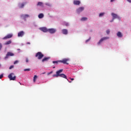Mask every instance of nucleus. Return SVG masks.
<instances>
[{
    "label": "nucleus",
    "instance_id": "nucleus-1",
    "mask_svg": "<svg viewBox=\"0 0 131 131\" xmlns=\"http://www.w3.org/2000/svg\"><path fill=\"white\" fill-rule=\"evenodd\" d=\"M63 72V69L59 70L57 71H56V74L53 75V77H62V78H65L66 79H67L68 80V79H67V76H66L64 74H60V73H62Z\"/></svg>",
    "mask_w": 131,
    "mask_h": 131
},
{
    "label": "nucleus",
    "instance_id": "nucleus-2",
    "mask_svg": "<svg viewBox=\"0 0 131 131\" xmlns=\"http://www.w3.org/2000/svg\"><path fill=\"white\" fill-rule=\"evenodd\" d=\"M43 54L40 52H37L35 55L36 58H37L38 60L42 59V58H43Z\"/></svg>",
    "mask_w": 131,
    "mask_h": 131
},
{
    "label": "nucleus",
    "instance_id": "nucleus-3",
    "mask_svg": "<svg viewBox=\"0 0 131 131\" xmlns=\"http://www.w3.org/2000/svg\"><path fill=\"white\" fill-rule=\"evenodd\" d=\"M8 78L10 80H16V76H15V74L11 73L8 75Z\"/></svg>",
    "mask_w": 131,
    "mask_h": 131
},
{
    "label": "nucleus",
    "instance_id": "nucleus-4",
    "mask_svg": "<svg viewBox=\"0 0 131 131\" xmlns=\"http://www.w3.org/2000/svg\"><path fill=\"white\" fill-rule=\"evenodd\" d=\"M69 61H70V59L64 58L61 60H59V62L60 63H63V64H67V65H68V64H69V63H68Z\"/></svg>",
    "mask_w": 131,
    "mask_h": 131
},
{
    "label": "nucleus",
    "instance_id": "nucleus-5",
    "mask_svg": "<svg viewBox=\"0 0 131 131\" xmlns=\"http://www.w3.org/2000/svg\"><path fill=\"white\" fill-rule=\"evenodd\" d=\"M14 53L12 52H8L7 54H6V57H5V60H7V59H8L9 57H12L14 56Z\"/></svg>",
    "mask_w": 131,
    "mask_h": 131
},
{
    "label": "nucleus",
    "instance_id": "nucleus-6",
    "mask_svg": "<svg viewBox=\"0 0 131 131\" xmlns=\"http://www.w3.org/2000/svg\"><path fill=\"white\" fill-rule=\"evenodd\" d=\"M56 31H57V30H56L55 29L51 28L48 29V32H49V33H51V34L56 33Z\"/></svg>",
    "mask_w": 131,
    "mask_h": 131
},
{
    "label": "nucleus",
    "instance_id": "nucleus-7",
    "mask_svg": "<svg viewBox=\"0 0 131 131\" xmlns=\"http://www.w3.org/2000/svg\"><path fill=\"white\" fill-rule=\"evenodd\" d=\"M13 37V34H9L3 38V39H8L9 38H12Z\"/></svg>",
    "mask_w": 131,
    "mask_h": 131
},
{
    "label": "nucleus",
    "instance_id": "nucleus-8",
    "mask_svg": "<svg viewBox=\"0 0 131 131\" xmlns=\"http://www.w3.org/2000/svg\"><path fill=\"white\" fill-rule=\"evenodd\" d=\"M106 39H109V37H104L102 38L98 42V45H100V43H101L102 41H103V40H106Z\"/></svg>",
    "mask_w": 131,
    "mask_h": 131
},
{
    "label": "nucleus",
    "instance_id": "nucleus-9",
    "mask_svg": "<svg viewBox=\"0 0 131 131\" xmlns=\"http://www.w3.org/2000/svg\"><path fill=\"white\" fill-rule=\"evenodd\" d=\"M83 10H84V8L80 7L77 9V13L78 14H79V13H81V12H82V11H83Z\"/></svg>",
    "mask_w": 131,
    "mask_h": 131
},
{
    "label": "nucleus",
    "instance_id": "nucleus-10",
    "mask_svg": "<svg viewBox=\"0 0 131 131\" xmlns=\"http://www.w3.org/2000/svg\"><path fill=\"white\" fill-rule=\"evenodd\" d=\"M40 30L43 31V32H48L49 29H47L46 27H42L40 28Z\"/></svg>",
    "mask_w": 131,
    "mask_h": 131
},
{
    "label": "nucleus",
    "instance_id": "nucleus-11",
    "mask_svg": "<svg viewBox=\"0 0 131 131\" xmlns=\"http://www.w3.org/2000/svg\"><path fill=\"white\" fill-rule=\"evenodd\" d=\"M21 18H23L24 20H26V18H28L29 17V15L28 14H21L20 15Z\"/></svg>",
    "mask_w": 131,
    "mask_h": 131
},
{
    "label": "nucleus",
    "instance_id": "nucleus-12",
    "mask_svg": "<svg viewBox=\"0 0 131 131\" xmlns=\"http://www.w3.org/2000/svg\"><path fill=\"white\" fill-rule=\"evenodd\" d=\"M18 37H22V36H23V35H24V32L23 31H21L19 32L18 33Z\"/></svg>",
    "mask_w": 131,
    "mask_h": 131
},
{
    "label": "nucleus",
    "instance_id": "nucleus-13",
    "mask_svg": "<svg viewBox=\"0 0 131 131\" xmlns=\"http://www.w3.org/2000/svg\"><path fill=\"white\" fill-rule=\"evenodd\" d=\"M112 16H113V19H116L117 18H119V17L118 16V15H117V14L113 13H112Z\"/></svg>",
    "mask_w": 131,
    "mask_h": 131
},
{
    "label": "nucleus",
    "instance_id": "nucleus-14",
    "mask_svg": "<svg viewBox=\"0 0 131 131\" xmlns=\"http://www.w3.org/2000/svg\"><path fill=\"white\" fill-rule=\"evenodd\" d=\"M62 32L63 33V34H64L66 35L68 34V30H67V29H62Z\"/></svg>",
    "mask_w": 131,
    "mask_h": 131
},
{
    "label": "nucleus",
    "instance_id": "nucleus-15",
    "mask_svg": "<svg viewBox=\"0 0 131 131\" xmlns=\"http://www.w3.org/2000/svg\"><path fill=\"white\" fill-rule=\"evenodd\" d=\"M51 58L50 57H45L43 58L42 59V62H46L47 61H49V60H50Z\"/></svg>",
    "mask_w": 131,
    "mask_h": 131
},
{
    "label": "nucleus",
    "instance_id": "nucleus-16",
    "mask_svg": "<svg viewBox=\"0 0 131 131\" xmlns=\"http://www.w3.org/2000/svg\"><path fill=\"white\" fill-rule=\"evenodd\" d=\"M80 4V1H74V5H78Z\"/></svg>",
    "mask_w": 131,
    "mask_h": 131
},
{
    "label": "nucleus",
    "instance_id": "nucleus-17",
    "mask_svg": "<svg viewBox=\"0 0 131 131\" xmlns=\"http://www.w3.org/2000/svg\"><path fill=\"white\" fill-rule=\"evenodd\" d=\"M11 43H12V41L11 40L7 41V42H6L4 45L5 46H8V45H11Z\"/></svg>",
    "mask_w": 131,
    "mask_h": 131
},
{
    "label": "nucleus",
    "instance_id": "nucleus-18",
    "mask_svg": "<svg viewBox=\"0 0 131 131\" xmlns=\"http://www.w3.org/2000/svg\"><path fill=\"white\" fill-rule=\"evenodd\" d=\"M117 36L118 37H122V34H121V32H118L117 34Z\"/></svg>",
    "mask_w": 131,
    "mask_h": 131
},
{
    "label": "nucleus",
    "instance_id": "nucleus-19",
    "mask_svg": "<svg viewBox=\"0 0 131 131\" xmlns=\"http://www.w3.org/2000/svg\"><path fill=\"white\" fill-rule=\"evenodd\" d=\"M38 18H39V19H41V18H43V14H42V13L39 14L38 15Z\"/></svg>",
    "mask_w": 131,
    "mask_h": 131
},
{
    "label": "nucleus",
    "instance_id": "nucleus-20",
    "mask_svg": "<svg viewBox=\"0 0 131 131\" xmlns=\"http://www.w3.org/2000/svg\"><path fill=\"white\" fill-rule=\"evenodd\" d=\"M36 79H37V75H35L34 76V78H33V81H34V82H35V81H36Z\"/></svg>",
    "mask_w": 131,
    "mask_h": 131
},
{
    "label": "nucleus",
    "instance_id": "nucleus-21",
    "mask_svg": "<svg viewBox=\"0 0 131 131\" xmlns=\"http://www.w3.org/2000/svg\"><path fill=\"white\" fill-rule=\"evenodd\" d=\"M105 14V13L102 12L99 14V17H103L104 15Z\"/></svg>",
    "mask_w": 131,
    "mask_h": 131
},
{
    "label": "nucleus",
    "instance_id": "nucleus-22",
    "mask_svg": "<svg viewBox=\"0 0 131 131\" xmlns=\"http://www.w3.org/2000/svg\"><path fill=\"white\" fill-rule=\"evenodd\" d=\"M81 20V21H86V20H88V18L87 17H82Z\"/></svg>",
    "mask_w": 131,
    "mask_h": 131
},
{
    "label": "nucleus",
    "instance_id": "nucleus-23",
    "mask_svg": "<svg viewBox=\"0 0 131 131\" xmlns=\"http://www.w3.org/2000/svg\"><path fill=\"white\" fill-rule=\"evenodd\" d=\"M24 3H23V4H20L19 5V8H24Z\"/></svg>",
    "mask_w": 131,
    "mask_h": 131
},
{
    "label": "nucleus",
    "instance_id": "nucleus-24",
    "mask_svg": "<svg viewBox=\"0 0 131 131\" xmlns=\"http://www.w3.org/2000/svg\"><path fill=\"white\" fill-rule=\"evenodd\" d=\"M59 62H60V61H53V64H58V63H59Z\"/></svg>",
    "mask_w": 131,
    "mask_h": 131
},
{
    "label": "nucleus",
    "instance_id": "nucleus-25",
    "mask_svg": "<svg viewBox=\"0 0 131 131\" xmlns=\"http://www.w3.org/2000/svg\"><path fill=\"white\" fill-rule=\"evenodd\" d=\"M37 6H42V2H38Z\"/></svg>",
    "mask_w": 131,
    "mask_h": 131
},
{
    "label": "nucleus",
    "instance_id": "nucleus-26",
    "mask_svg": "<svg viewBox=\"0 0 131 131\" xmlns=\"http://www.w3.org/2000/svg\"><path fill=\"white\" fill-rule=\"evenodd\" d=\"M24 71H30V69H25L24 70Z\"/></svg>",
    "mask_w": 131,
    "mask_h": 131
},
{
    "label": "nucleus",
    "instance_id": "nucleus-27",
    "mask_svg": "<svg viewBox=\"0 0 131 131\" xmlns=\"http://www.w3.org/2000/svg\"><path fill=\"white\" fill-rule=\"evenodd\" d=\"M2 48H3V45H2V43H0V50H2Z\"/></svg>",
    "mask_w": 131,
    "mask_h": 131
},
{
    "label": "nucleus",
    "instance_id": "nucleus-28",
    "mask_svg": "<svg viewBox=\"0 0 131 131\" xmlns=\"http://www.w3.org/2000/svg\"><path fill=\"white\" fill-rule=\"evenodd\" d=\"M106 33L107 34H109V33H110V30H106Z\"/></svg>",
    "mask_w": 131,
    "mask_h": 131
},
{
    "label": "nucleus",
    "instance_id": "nucleus-29",
    "mask_svg": "<svg viewBox=\"0 0 131 131\" xmlns=\"http://www.w3.org/2000/svg\"><path fill=\"white\" fill-rule=\"evenodd\" d=\"M12 68H14V66H11L9 67V69H12Z\"/></svg>",
    "mask_w": 131,
    "mask_h": 131
},
{
    "label": "nucleus",
    "instance_id": "nucleus-30",
    "mask_svg": "<svg viewBox=\"0 0 131 131\" xmlns=\"http://www.w3.org/2000/svg\"><path fill=\"white\" fill-rule=\"evenodd\" d=\"M4 77V75L3 74L0 75V79H1V78H3V77Z\"/></svg>",
    "mask_w": 131,
    "mask_h": 131
},
{
    "label": "nucleus",
    "instance_id": "nucleus-31",
    "mask_svg": "<svg viewBox=\"0 0 131 131\" xmlns=\"http://www.w3.org/2000/svg\"><path fill=\"white\" fill-rule=\"evenodd\" d=\"M52 73H53V71H51V72L48 73V75H50V74H52Z\"/></svg>",
    "mask_w": 131,
    "mask_h": 131
},
{
    "label": "nucleus",
    "instance_id": "nucleus-32",
    "mask_svg": "<svg viewBox=\"0 0 131 131\" xmlns=\"http://www.w3.org/2000/svg\"><path fill=\"white\" fill-rule=\"evenodd\" d=\"M17 63H18V60L15 61L14 64H17Z\"/></svg>",
    "mask_w": 131,
    "mask_h": 131
},
{
    "label": "nucleus",
    "instance_id": "nucleus-33",
    "mask_svg": "<svg viewBox=\"0 0 131 131\" xmlns=\"http://www.w3.org/2000/svg\"><path fill=\"white\" fill-rule=\"evenodd\" d=\"M90 39H91V38H90L89 39L86 40V42H88V41H90Z\"/></svg>",
    "mask_w": 131,
    "mask_h": 131
},
{
    "label": "nucleus",
    "instance_id": "nucleus-34",
    "mask_svg": "<svg viewBox=\"0 0 131 131\" xmlns=\"http://www.w3.org/2000/svg\"><path fill=\"white\" fill-rule=\"evenodd\" d=\"M114 21V18H113L112 20L110 21V22H113Z\"/></svg>",
    "mask_w": 131,
    "mask_h": 131
},
{
    "label": "nucleus",
    "instance_id": "nucleus-35",
    "mask_svg": "<svg viewBox=\"0 0 131 131\" xmlns=\"http://www.w3.org/2000/svg\"><path fill=\"white\" fill-rule=\"evenodd\" d=\"M26 62H28L29 60H28V58H26Z\"/></svg>",
    "mask_w": 131,
    "mask_h": 131
},
{
    "label": "nucleus",
    "instance_id": "nucleus-36",
    "mask_svg": "<svg viewBox=\"0 0 131 131\" xmlns=\"http://www.w3.org/2000/svg\"><path fill=\"white\" fill-rule=\"evenodd\" d=\"M71 80H74V78H70Z\"/></svg>",
    "mask_w": 131,
    "mask_h": 131
},
{
    "label": "nucleus",
    "instance_id": "nucleus-37",
    "mask_svg": "<svg viewBox=\"0 0 131 131\" xmlns=\"http://www.w3.org/2000/svg\"><path fill=\"white\" fill-rule=\"evenodd\" d=\"M129 3H131V0H127Z\"/></svg>",
    "mask_w": 131,
    "mask_h": 131
},
{
    "label": "nucleus",
    "instance_id": "nucleus-38",
    "mask_svg": "<svg viewBox=\"0 0 131 131\" xmlns=\"http://www.w3.org/2000/svg\"><path fill=\"white\" fill-rule=\"evenodd\" d=\"M27 45H30V42H28L27 43Z\"/></svg>",
    "mask_w": 131,
    "mask_h": 131
},
{
    "label": "nucleus",
    "instance_id": "nucleus-39",
    "mask_svg": "<svg viewBox=\"0 0 131 131\" xmlns=\"http://www.w3.org/2000/svg\"><path fill=\"white\" fill-rule=\"evenodd\" d=\"M111 3L114 2V0H111Z\"/></svg>",
    "mask_w": 131,
    "mask_h": 131
},
{
    "label": "nucleus",
    "instance_id": "nucleus-40",
    "mask_svg": "<svg viewBox=\"0 0 131 131\" xmlns=\"http://www.w3.org/2000/svg\"><path fill=\"white\" fill-rule=\"evenodd\" d=\"M42 74H46V72L42 73Z\"/></svg>",
    "mask_w": 131,
    "mask_h": 131
},
{
    "label": "nucleus",
    "instance_id": "nucleus-41",
    "mask_svg": "<svg viewBox=\"0 0 131 131\" xmlns=\"http://www.w3.org/2000/svg\"><path fill=\"white\" fill-rule=\"evenodd\" d=\"M69 82H70V83H71V82H72V81H69Z\"/></svg>",
    "mask_w": 131,
    "mask_h": 131
},
{
    "label": "nucleus",
    "instance_id": "nucleus-42",
    "mask_svg": "<svg viewBox=\"0 0 131 131\" xmlns=\"http://www.w3.org/2000/svg\"><path fill=\"white\" fill-rule=\"evenodd\" d=\"M19 83H20V84L22 85V83H20V82H19Z\"/></svg>",
    "mask_w": 131,
    "mask_h": 131
},
{
    "label": "nucleus",
    "instance_id": "nucleus-43",
    "mask_svg": "<svg viewBox=\"0 0 131 131\" xmlns=\"http://www.w3.org/2000/svg\"><path fill=\"white\" fill-rule=\"evenodd\" d=\"M53 68H56V67H53Z\"/></svg>",
    "mask_w": 131,
    "mask_h": 131
}]
</instances>
